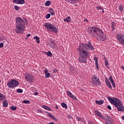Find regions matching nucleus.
Here are the masks:
<instances>
[{
    "instance_id": "36",
    "label": "nucleus",
    "mask_w": 124,
    "mask_h": 124,
    "mask_svg": "<svg viewBox=\"0 0 124 124\" xmlns=\"http://www.w3.org/2000/svg\"><path fill=\"white\" fill-rule=\"evenodd\" d=\"M115 24V22H112V24H111L112 28L113 29L112 31H114L115 30V26H114Z\"/></svg>"
},
{
    "instance_id": "23",
    "label": "nucleus",
    "mask_w": 124,
    "mask_h": 124,
    "mask_svg": "<svg viewBox=\"0 0 124 124\" xmlns=\"http://www.w3.org/2000/svg\"><path fill=\"white\" fill-rule=\"evenodd\" d=\"M94 60L95 62V66H96V68H98V59L97 57H94Z\"/></svg>"
},
{
    "instance_id": "14",
    "label": "nucleus",
    "mask_w": 124,
    "mask_h": 124,
    "mask_svg": "<svg viewBox=\"0 0 124 124\" xmlns=\"http://www.w3.org/2000/svg\"><path fill=\"white\" fill-rule=\"evenodd\" d=\"M105 82L107 86L109 88V89L112 90V85H111V83L109 82V79H108V78H105Z\"/></svg>"
},
{
    "instance_id": "54",
    "label": "nucleus",
    "mask_w": 124,
    "mask_h": 124,
    "mask_svg": "<svg viewBox=\"0 0 124 124\" xmlns=\"http://www.w3.org/2000/svg\"><path fill=\"white\" fill-rule=\"evenodd\" d=\"M48 124H54V122H51L48 123Z\"/></svg>"
},
{
    "instance_id": "62",
    "label": "nucleus",
    "mask_w": 124,
    "mask_h": 124,
    "mask_svg": "<svg viewBox=\"0 0 124 124\" xmlns=\"http://www.w3.org/2000/svg\"><path fill=\"white\" fill-rule=\"evenodd\" d=\"M0 82H1V81L0 80Z\"/></svg>"
},
{
    "instance_id": "12",
    "label": "nucleus",
    "mask_w": 124,
    "mask_h": 124,
    "mask_svg": "<svg viewBox=\"0 0 124 124\" xmlns=\"http://www.w3.org/2000/svg\"><path fill=\"white\" fill-rule=\"evenodd\" d=\"M53 25H54L51 23H46L45 25V27L47 29V31H50V30L52 29Z\"/></svg>"
},
{
    "instance_id": "11",
    "label": "nucleus",
    "mask_w": 124,
    "mask_h": 124,
    "mask_svg": "<svg viewBox=\"0 0 124 124\" xmlns=\"http://www.w3.org/2000/svg\"><path fill=\"white\" fill-rule=\"evenodd\" d=\"M94 114L95 116H98V117H99V118H101V119H103V120H104L105 119V117L103 116V115H102L101 113L97 110L94 111Z\"/></svg>"
},
{
    "instance_id": "34",
    "label": "nucleus",
    "mask_w": 124,
    "mask_h": 124,
    "mask_svg": "<svg viewBox=\"0 0 124 124\" xmlns=\"http://www.w3.org/2000/svg\"><path fill=\"white\" fill-rule=\"evenodd\" d=\"M47 56H48V57H52V53L51 52V51H49L47 53Z\"/></svg>"
},
{
    "instance_id": "21",
    "label": "nucleus",
    "mask_w": 124,
    "mask_h": 124,
    "mask_svg": "<svg viewBox=\"0 0 124 124\" xmlns=\"http://www.w3.org/2000/svg\"><path fill=\"white\" fill-rule=\"evenodd\" d=\"M5 99V96L3 94L0 93V101L4 100Z\"/></svg>"
},
{
    "instance_id": "61",
    "label": "nucleus",
    "mask_w": 124,
    "mask_h": 124,
    "mask_svg": "<svg viewBox=\"0 0 124 124\" xmlns=\"http://www.w3.org/2000/svg\"><path fill=\"white\" fill-rule=\"evenodd\" d=\"M98 70H99V69L97 68Z\"/></svg>"
},
{
    "instance_id": "27",
    "label": "nucleus",
    "mask_w": 124,
    "mask_h": 124,
    "mask_svg": "<svg viewBox=\"0 0 124 124\" xmlns=\"http://www.w3.org/2000/svg\"><path fill=\"white\" fill-rule=\"evenodd\" d=\"M42 108H44V109H46V110H48V111H51V108H50L48 106H43Z\"/></svg>"
},
{
    "instance_id": "10",
    "label": "nucleus",
    "mask_w": 124,
    "mask_h": 124,
    "mask_svg": "<svg viewBox=\"0 0 124 124\" xmlns=\"http://www.w3.org/2000/svg\"><path fill=\"white\" fill-rule=\"evenodd\" d=\"M66 93L67 95L70 97V98H72V99H74V100H77V98H76V96L74 95V94H72L70 91H66Z\"/></svg>"
},
{
    "instance_id": "48",
    "label": "nucleus",
    "mask_w": 124,
    "mask_h": 124,
    "mask_svg": "<svg viewBox=\"0 0 124 124\" xmlns=\"http://www.w3.org/2000/svg\"><path fill=\"white\" fill-rule=\"evenodd\" d=\"M108 110H111L112 109V108H111V106H108Z\"/></svg>"
},
{
    "instance_id": "26",
    "label": "nucleus",
    "mask_w": 124,
    "mask_h": 124,
    "mask_svg": "<svg viewBox=\"0 0 124 124\" xmlns=\"http://www.w3.org/2000/svg\"><path fill=\"white\" fill-rule=\"evenodd\" d=\"M33 39H36V41L37 42V43L39 44L40 43V41L39 40V37L37 36H35L34 37H33Z\"/></svg>"
},
{
    "instance_id": "56",
    "label": "nucleus",
    "mask_w": 124,
    "mask_h": 124,
    "mask_svg": "<svg viewBox=\"0 0 124 124\" xmlns=\"http://www.w3.org/2000/svg\"><path fill=\"white\" fill-rule=\"evenodd\" d=\"M43 53H44V54H46V55H47V53L48 52H43Z\"/></svg>"
},
{
    "instance_id": "5",
    "label": "nucleus",
    "mask_w": 124,
    "mask_h": 124,
    "mask_svg": "<svg viewBox=\"0 0 124 124\" xmlns=\"http://www.w3.org/2000/svg\"><path fill=\"white\" fill-rule=\"evenodd\" d=\"M19 85V82L15 79H11L10 81H8L7 83V86L10 89H14V88L18 87Z\"/></svg>"
},
{
    "instance_id": "50",
    "label": "nucleus",
    "mask_w": 124,
    "mask_h": 124,
    "mask_svg": "<svg viewBox=\"0 0 124 124\" xmlns=\"http://www.w3.org/2000/svg\"><path fill=\"white\" fill-rule=\"evenodd\" d=\"M78 122H80V121H81V118L78 117Z\"/></svg>"
},
{
    "instance_id": "57",
    "label": "nucleus",
    "mask_w": 124,
    "mask_h": 124,
    "mask_svg": "<svg viewBox=\"0 0 124 124\" xmlns=\"http://www.w3.org/2000/svg\"><path fill=\"white\" fill-rule=\"evenodd\" d=\"M84 21H85V22H88V19H85V20H84Z\"/></svg>"
},
{
    "instance_id": "51",
    "label": "nucleus",
    "mask_w": 124,
    "mask_h": 124,
    "mask_svg": "<svg viewBox=\"0 0 124 124\" xmlns=\"http://www.w3.org/2000/svg\"><path fill=\"white\" fill-rule=\"evenodd\" d=\"M27 37H30V36H31V34H28L27 35Z\"/></svg>"
},
{
    "instance_id": "15",
    "label": "nucleus",
    "mask_w": 124,
    "mask_h": 124,
    "mask_svg": "<svg viewBox=\"0 0 124 124\" xmlns=\"http://www.w3.org/2000/svg\"><path fill=\"white\" fill-rule=\"evenodd\" d=\"M49 31H51V32H55V33H58V29L57 28L55 27V25H53L52 27H51V29Z\"/></svg>"
},
{
    "instance_id": "45",
    "label": "nucleus",
    "mask_w": 124,
    "mask_h": 124,
    "mask_svg": "<svg viewBox=\"0 0 124 124\" xmlns=\"http://www.w3.org/2000/svg\"><path fill=\"white\" fill-rule=\"evenodd\" d=\"M2 47H3V43H1L0 44V48H2Z\"/></svg>"
},
{
    "instance_id": "35",
    "label": "nucleus",
    "mask_w": 124,
    "mask_h": 124,
    "mask_svg": "<svg viewBox=\"0 0 124 124\" xmlns=\"http://www.w3.org/2000/svg\"><path fill=\"white\" fill-rule=\"evenodd\" d=\"M11 110H13V111H15V110H16V109H17V108L16 107L12 106L11 107Z\"/></svg>"
},
{
    "instance_id": "47",
    "label": "nucleus",
    "mask_w": 124,
    "mask_h": 124,
    "mask_svg": "<svg viewBox=\"0 0 124 124\" xmlns=\"http://www.w3.org/2000/svg\"><path fill=\"white\" fill-rule=\"evenodd\" d=\"M88 124H93V122H92L91 121H89L88 122Z\"/></svg>"
},
{
    "instance_id": "42",
    "label": "nucleus",
    "mask_w": 124,
    "mask_h": 124,
    "mask_svg": "<svg viewBox=\"0 0 124 124\" xmlns=\"http://www.w3.org/2000/svg\"><path fill=\"white\" fill-rule=\"evenodd\" d=\"M14 8L16 9V10H18L19 9V7H18L17 5H15Z\"/></svg>"
},
{
    "instance_id": "22",
    "label": "nucleus",
    "mask_w": 124,
    "mask_h": 124,
    "mask_svg": "<svg viewBox=\"0 0 124 124\" xmlns=\"http://www.w3.org/2000/svg\"><path fill=\"white\" fill-rule=\"evenodd\" d=\"M86 45H89V50L90 49H91V50H94V48L93 47V45H92V44L91 43V42H89L88 44H86Z\"/></svg>"
},
{
    "instance_id": "8",
    "label": "nucleus",
    "mask_w": 124,
    "mask_h": 124,
    "mask_svg": "<svg viewBox=\"0 0 124 124\" xmlns=\"http://www.w3.org/2000/svg\"><path fill=\"white\" fill-rule=\"evenodd\" d=\"M92 80H93V83L94 85H97V86H100L101 82L99 80V78L95 77H92Z\"/></svg>"
},
{
    "instance_id": "30",
    "label": "nucleus",
    "mask_w": 124,
    "mask_h": 124,
    "mask_svg": "<svg viewBox=\"0 0 124 124\" xmlns=\"http://www.w3.org/2000/svg\"><path fill=\"white\" fill-rule=\"evenodd\" d=\"M108 79L109 80L110 83H113V82H114V79H113V77L112 76H110Z\"/></svg>"
},
{
    "instance_id": "17",
    "label": "nucleus",
    "mask_w": 124,
    "mask_h": 124,
    "mask_svg": "<svg viewBox=\"0 0 124 124\" xmlns=\"http://www.w3.org/2000/svg\"><path fill=\"white\" fill-rule=\"evenodd\" d=\"M65 1H67V2H70V3H72L73 4V3H75V2H77V1H79V0H65Z\"/></svg>"
},
{
    "instance_id": "46",
    "label": "nucleus",
    "mask_w": 124,
    "mask_h": 124,
    "mask_svg": "<svg viewBox=\"0 0 124 124\" xmlns=\"http://www.w3.org/2000/svg\"><path fill=\"white\" fill-rule=\"evenodd\" d=\"M56 72H58V70H57L56 69H54L53 70V73H56Z\"/></svg>"
},
{
    "instance_id": "43",
    "label": "nucleus",
    "mask_w": 124,
    "mask_h": 124,
    "mask_svg": "<svg viewBox=\"0 0 124 124\" xmlns=\"http://www.w3.org/2000/svg\"><path fill=\"white\" fill-rule=\"evenodd\" d=\"M96 8H97V10H100L102 9V7H101L100 6L96 7Z\"/></svg>"
},
{
    "instance_id": "38",
    "label": "nucleus",
    "mask_w": 124,
    "mask_h": 124,
    "mask_svg": "<svg viewBox=\"0 0 124 124\" xmlns=\"http://www.w3.org/2000/svg\"><path fill=\"white\" fill-rule=\"evenodd\" d=\"M51 118L52 119V120H54V121H56V122H57L58 121V119L55 117L53 115L52 116Z\"/></svg>"
},
{
    "instance_id": "16",
    "label": "nucleus",
    "mask_w": 124,
    "mask_h": 124,
    "mask_svg": "<svg viewBox=\"0 0 124 124\" xmlns=\"http://www.w3.org/2000/svg\"><path fill=\"white\" fill-rule=\"evenodd\" d=\"M50 46L53 49H56V48H57V46H56V44H55V42L53 41H51Z\"/></svg>"
},
{
    "instance_id": "6",
    "label": "nucleus",
    "mask_w": 124,
    "mask_h": 124,
    "mask_svg": "<svg viewBox=\"0 0 124 124\" xmlns=\"http://www.w3.org/2000/svg\"><path fill=\"white\" fill-rule=\"evenodd\" d=\"M25 79L29 83H32L34 81V77L31 74H27L25 76Z\"/></svg>"
},
{
    "instance_id": "4",
    "label": "nucleus",
    "mask_w": 124,
    "mask_h": 124,
    "mask_svg": "<svg viewBox=\"0 0 124 124\" xmlns=\"http://www.w3.org/2000/svg\"><path fill=\"white\" fill-rule=\"evenodd\" d=\"M108 99L110 102L111 104H113L117 108L118 111L124 112V107L123 105V103L119 99L115 97L112 98V97L108 96Z\"/></svg>"
},
{
    "instance_id": "13",
    "label": "nucleus",
    "mask_w": 124,
    "mask_h": 124,
    "mask_svg": "<svg viewBox=\"0 0 124 124\" xmlns=\"http://www.w3.org/2000/svg\"><path fill=\"white\" fill-rule=\"evenodd\" d=\"M13 1L17 4H25V0H13Z\"/></svg>"
},
{
    "instance_id": "20",
    "label": "nucleus",
    "mask_w": 124,
    "mask_h": 124,
    "mask_svg": "<svg viewBox=\"0 0 124 124\" xmlns=\"http://www.w3.org/2000/svg\"><path fill=\"white\" fill-rule=\"evenodd\" d=\"M63 21L64 22H67V23H70V22H71V19H70V16H68L66 17L63 19Z\"/></svg>"
},
{
    "instance_id": "59",
    "label": "nucleus",
    "mask_w": 124,
    "mask_h": 124,
    "mask_svg": "<svg viewBox=\"0 0 124 124\" xmlns=\"http://www.w3.org/2000/svg\"><path fill=\"white\" fill-rule=\"evenodd\" d=\"M25 22H27V19L25 18Z\"/></svg>"
},
{
    "instance_id": "41",
    "label": "nucleus",
    "mask_w": 124,
    "mask_h": 124,
    "mask_svg": "<svg viewBox=\"0 0 124 124\" xmlns=\"http://www.w3.org/2000/svg\"><path fill=\"white\" fill-rule=\"evenodd\" d=\"M111 84H112V87H113V88H115L116 87V84L115 83V82L114 81L113 82H111Z\"/></svg>"
},
{
    "instance_id": "19",
    "label": "nucleus",
    "mask_w": 124,
    "mask_h": 124,
    "mask_svg": "<svg viewBox=\"0 0 124 124\" xmlns=\"http://www.w3.org/2000/svg\"><path fill=\"white\" fill-rule=\"evenodd\" d=\"M95 103H96V104H98V105H101V104H103V103H104V100H101L100 101L96 100Z\"/></svg>"
},
{
    "instance_id": "55",
    "label": "nucleus",
    "mask_w": 124,
    "mask_h": 124,
    "mask_svg": "<svg viewBox=\"0 0 124 124\" xmlns=\"http://www.w3.org/2000/svg\"><path fill=\"white\" fill-rule=\"evenodd\" d=\"M122 120H124V115L122 117Z\"/></svg>"
},
{
    "instance_id": "3",
    "label": "nucleus",
    "mask_w": 124,
    "mask_h": 124,
    "mask_svg": "<svg viewBox=\"0 0 124 124\" xmlns=\"http://www.w3.org/2000/svg\"><path fill=\"white\" fill-rule=\"evenodd\" d=\"M26 24L25 21L20 16L16 18V33H23L25 31Z\"/></svg>"
},
{
    "instance_id": "58",
    "label": "nucleus",
    "mask_w": 124,
    "mask_h": 124,
    "mask_svg": "<svg viewBox=\"0 0 124 124\" xmlns=\"http://www.w3.org/2000/svg\"><path fill=\"white\" fill-rule=\"evenodd\" d=\"M102 12L104 13V10H103V9H102Z\"/></svg>"
},
{
    "instance_id": "40",
    "label": "nucleus",
    "mask_w": 124,
    "mask_h": 124,
    "mask_svg": "<svg viewBox=\"0 0 124 124\" xmlns=\"http://www.w3.org/2000/svg\"><path fill=\"white\" fill-rule=\"evenodd\" d=\"M47 115L48 116V117H50V118H52V116H53V115H52V114L47 112Z\"/></svg>"
},
{
    "instance_id": "53",
    "label": "nucleus",
    "mask_w": 124,
    "mask_h": 124,
    "mask_svg": "<svg viewBox=\"0 0 124 124\" xmlns=\"http://www.w3.org/2000/svg\"><path fill=\"white\" fill-rule=\"evenodd\" d=\"M121 68H122V69H123V70H124V66H121Z\"/></svg>"
},
{
    "instance_id": "2",
    "label": "nucleus",
    "mask_w": 124,
    "mask_h": 124,
    "mask_svg": "<svg viewBox=\"0 0 124 124\" xmlns=\"http://www.w3.org/2000/svg\"><path fill=\"white\" fill-rule=\"evenodd\" d=\"M88 32L93 37H95L98 41H105L107 39L106 35L98 28L94 27H92V28H89Z\"/></svg>"
},
{
    "instance_id": "29",
    "label": "nucleus",
    "mask_w": 124,
    "mask_h": 124,
    "mask_svg": "<svg viewBox=\"0 0 124 124\" xmlns=\"http://www.w3.org/2000/svg\"><path fill=\"white\" fill-rule=\"evenodd\" d=\"M50 4H51V1H50L49 0H47L46 2L45 5H46V6H49Z\"/></svg>"
},
{
    "instance_id": "28",
    "label": "nucleus",
    "mask_w": 124,
    "mask_h": 124,
    "mask_svg": "<svg viewBox=\"0 0 124 124\" xmlns=\"http://www.w3.org/2000/svg\"><path fill=\"white\" fill-rule=\"evenodd\" d=\"M61 106H62L63 108H65V109H67V105L65 103H61Z\"/></svg>"
},
{
    "instance_id": "1",
    "label": "nucleus",
    "mask_w": 124,
    "mask_h": 124,
    "mask_svg": "<svg viewBox=\"0 0 124 124\" xmlns=\"http://www.w3.org/2000/svg\"><path fill=\"white\" fill-rule=\"evenodd\" d=\"M78 52L79 58H78L79 62H83L87 63V58L90 55V46L89 45H86L85 43L80 44L78 46Z\"/></svg>"
},
{
    "instance_id": "44",
    "label": "nucleus",
    "mask_w": 124,
    "mask_h": 124,
    "mask_svg": "<svg viewBox=\"0 0 124 124\" xmlns=\"http://www.w3.org/2000/svg\"><path fill=\"white\" fill-rule=\"evenodd\" d=\"M68 118L69 119L71 120V119H72V116H71V115H68Z\"/></svg>"
},
{
    "instance_id": "39",
    "label": "nucleus",
    "mask_w": 124,
    "mask_h": 124,
    "mask_svg": "<svg viewBox=\"0 0 124 124\" xmlns=\"http://www.w3.org/2000/svg\"><path fill=\"white\" fill-rule=\"evenodd\" d=\"M119 10H120V11H123L124 10V7H123V6H120Z\"/></svg>"
},
{
    "instance_id": "18",
    "label": "nucleus",
    "mask_w": 124,
    "mask_h": 124,
    "mask_svg": "<svg viewBox=\"0 0 124 124\" xmlns=\"http://www.w3.org/2000/svg\"><path fill=\"white\" fill-rule=\"evenodd\" d=\"M45 78H49V77H50V75H51V74H50V73H48V70H45Z\"/></svg>"
},
{
    "instance_id": "25",
    "label": "nucleus",
    "mask_w": 124,
    "mask_h": 124,
    "mask_svg": "<svg viewBox=\"0 0 124 124\" xmlns=\"http://www.w3.org/2000/svg\"><path fill=\"white\" fill-rule=\"evenodd\" d=\"M2 104L4 107H7V106H8V103H7V100H4L2 103Z\"/></svg>"
},
{
    "instance_id": "24",
    "label": "nucleus",
    "mask_w": 124,
    "mask_h": 124,
    "mask_svg": "<svg viewBox=\"0 0 124 124\" xmlns=\"http://www.w3.org/2000/svg\"><path fill=\"white\" fill-rule=\"evenodd\" d=\"M49 12L50 13L51 15L53 16V15H55V11H54V10H53L52 8H50L49 9Z\"/></svg>"
},
{
    "instance_id": "49",
    "label": "nucleus",
    "mask_w": 124,
    "mask_h": 124,
    "mask_svg": "<svg viewBox=\"0 0 124 124\" xmlns=\"http://www.w3.org/2000/svg\"><path fill=\"white\" fill-rule=\"evenodd\" d=\"M34 95H37L38 94V92H34Z\"/></svg>"
},
{
    "instance_id": "32",
    "label": "nucleus",
    "mask_w": 124,
    "mask_h": 124,
    "mask_svg": "<svg viewBox=\"0 0 124 124\" xmlns=\"http://www.w3.org/2000/svg\"><path fill=\"white\" fill-rule=\"evenodd\" d=\"M22 102L25 104H30V101L29 100H23Z\"/></svg>"
},
{
    "instance_id": "9",
    "label": "nucleus",
    "mask_w": 124,
    "mask_h": 124,
    "mask_svg": "<svg viewBox=\"0 0 124 124\" xmlns=\"http://www.w3.org/2000/svg\"><path fill=\"white\" fill-rule=\"evenodd\" d=\"M104 120H106V124H113V119L110 116H106Z\"/></svg>"
},
{
    "instance_id": "37",
    "label": "nucleus",
    "mask_w": 124,
    "mask_h": 124,
    "mask_svg": "<svg viewBox=\"0 0 124 124\" xmlns=\"http://www.w3.org/2000/svg\"><path fill=\"white\" fill-rule=\"evenodd\" d=\"M51 17V15L50 14H47L46 16V19H49Z\"/></svg>"
},
{
    "instance_id": "7",
    "label": "nucleus",
    "mask_w": 124,
    "mask_h": 124,
    "mask_svg": "<svg viewBox=\"0 0 124 124\" xmlns=\"http://www.w3.org/2000/svg\"><path fill=\"white\" fill-rule=\"evenodd\" d=\"M116 37L120 43H122L124 45V35L122 33L118 34Z\"/></svg>"
},
{
    "instance_id": "52",
    "label": "nucleus",
    "mask_w": 124,
    "mask_h": 124,
    "mask_svg": "<svg viewBox=\"0 0 124 124\" xmlns=\"http://www.w3.org/2000/svg\"><path fill=\"white\" fill-rule=\"evenodd\" d=\"M55 109H59V107H58V105L55 106Z\"/></svg>"
},
{
    "instance_id": "31",
    "label": "nucleus",
    "mask_w": 124,
    "mask_h": 124,
    "mask_svg": "<svg viewBox=\"0 0 124 124\" xmlns=\"http://www.w3.org/2000/svg\"><path fill=\"white\" fill-rule=\"evenodd\" d=\"M104 59L105 60V63L106 65H108L109 63L108 62V60L106 59V58H104Z\"/></svg>"
},
{
    "instance_id": "33",
    "label": "nucleus",
    "mask_w": 124,
    "mask_h": 124,
    "mask_svg": "<svg viewBox=\"0 0 124 124\" xmlns=\"http://www.w3.org/2000/svg\"><path fill=\"white\" fill-rule=\"evenodd\" d=\"M17 93H23V90L21 89H18L16 90Z\"/></svg>"
},
{
    "instance_id": "60",
    "label": "nucleus",
    "mask_w": 124,
    "mask_h": 124,
    "mask_svg": "<svg viewBox=\"0 0 124 124\" xmlns=\"http://www.w3.org/2000/svg\"><path fill=\"white\" fill-rule=\"evenodd\" d=\"M122 20L124 21V17L122 18Z\"/></svg>"
}]
</instances>
